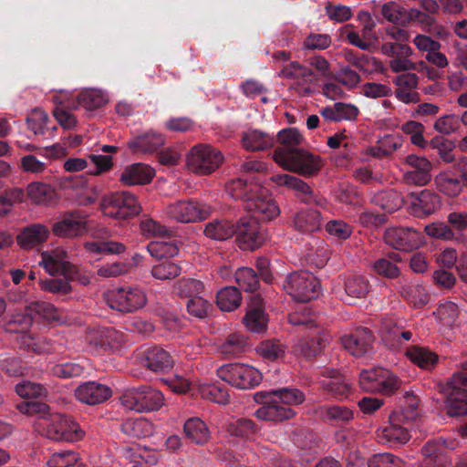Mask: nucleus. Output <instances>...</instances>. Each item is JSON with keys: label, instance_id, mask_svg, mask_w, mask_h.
<instances>
[{"label": "nucleus", "instance_id": "26", "mask_svg": "<svg viewBox=\"0 0 467 467\" xmlns=\"http://www.w3.org/2000/svg\"><path fill=\"white\" fill-rule=\"evenodd\" d=\"M141 360L144 367L154 372H165L173 365L170 353L161 347L146 348L142 353Z\"/></svg>", "mask_w": 467, "mask_h": 467}, {"label": "nucleus", "instance_id": "30", "mask_svg": "<svg viewBox=\"0 0 467 467\" xmlns=\"http://www.w3.org/2000/svg\"><path fill=\"white\" fill-rule=\"evenodd\" d=\"M154 171L143 163H134L127 166L120 174L119 181L126 186L144 185L151 182Z\"/></svg>", "mask_w": 467, "mask_h": 467}, {"label": "nucleus", "instance_id": "24", "mask_svg": "<svg viewBox=\"0 0 467 467\" xmlns=\"http://www.w3.org/2000/svg\"><path fill=\"white\" fill-rule=\"evenodd\" d=\"M270 181L278 186H285L296 192L297 196L305 203H316L322 205V202L314 195L311 187L298 177L289 174H275L270 177Z\"/></svg>", "mask_w": 467, "mask_h": 467}, {"label": "nucleus", "instance_id": "58", "mask_svg": "<svg viewBox=\"0 0 467 467\" xmlns=\"http://www.w3.org/2000/svg\"><path fill=\"white\" fill-rule=\"evenodd\" d=\"M150 254L156 259L170 258L175 256L179 248L173 242H150L147 245Z\"/></svg>", "mask_w": 467, "mask_h": 467}, {"label": "nucleus", "instance_id": "6", "mask_svg": "<svg viewBox=\"0 0 467 467\" xmlns=\"http://www.w3.org/2000/svg\"><path fill=\"white\" fill-rule=\"evenodd\" d=\"M416 414L413 410H400L390 413L387 424L377 431L382 442L393 446L403 445L410 439V429Z\"/></svg>", "mask_w": 467, "mask_h": 467}, {"label": "nucleus", "instance_id": "20", "mask_svg": "<svg viewBox=\"0 0 467 467\" xmlns=\"http://www.w3.org/2000/svg\"><path fill=\"white\" fill-rule=\"evenodd\" d=\"M405 162L411 170L403 173V182L409 185L424 186L431 180V163L425 157L414 154L408 155Z\"/></svg>", "mask_w": 467, "mask_h": 467}, {"label": "nucleus", "instance_id": "34", "mask_svg": "<svg viewBox=\"0 0 467 467\" xmlns=\"http://www.w3.org/2000/svg\"><path fill=\"white\" fill-rule=\"evenodd\" d=\"M323 376L328 379L320 382L321 388L328 394L342 399L348 397L350 393V384L344 377L339 376L337 370L327 368L324 370Z\"/></svg>", "mask_w": 467, "mask_h": 467}, {"label": "nucleus", "instance_id": "19", "mask_svg": "<svg viewBox=\"0 0 467 467\" xmlns=\"http://www.w3.org/2000/svg\"><path fill=\"white\" fill-rule=\"evenodd\" d=\"M85 341L94 348L115 349L125 341L124 334L114 327H94L86 331Z\"/></svg>", "mask_w": 467, "mask_h": 467}, {"label": "nucleus", "instance_id": "10", "mask_svg": "<svg viewBox=\"0 0 467 467\" xmlns=\"http://www.w3.org/2000/svg\"><path fill=\"white\" fill-rule=\"evenodd\" d=\"M217 376L230 385L249 389L260 384L262 373L255 368L243 363H229L217 369Z\"/></svg>", "mask_w": 467, "mask_h": 467}, {"label": "nucleus", "instance_id": "52", "mask_svg": "<svg viewBox=\"0 0 467 467\" xmlns=\"http://www.w3.org/2000/svg\"><path fill=\"white\" fill-rule=\"evenodd\" d=\"M461 178L450 177L447 173H440L435 177L437 189L449 197H456L462 192Z\"/></svg>", "mask_w": 467, "mask_h": 467}, {"label": "nucleus", "instance_id": "47", "mask_svg": "<svg viewBox=\"0 0 467 467\" xmlns=\"http://www.w3.org/2000/svg\"><path fill=\"white\" fill-rule=\"evenodd\" d=\"M242 296L234 286H226L217 293L216 303L223 311H233L241 304Z\"/></svg>", "mask_w": 467, "mask_h": 467}, {"label": "nucleus", "instance_id": "8", "mask_svg": "<svg viewBox=\"0 0 467 467\" xmlns=\"http://www.w3.org/2000/svg\"><path fill=\"white\" fill-rule=\"evenodd\" d=\"M107 305L121 313H133L147 305L145 291L139 286L118 287L104 294Z\"/></svg>", "mask_w": 467, "mask_h": 467}, {"label": "nucleus", "instance_id": "45", "mask_svg": "<svg viewBox=\"0 0 467 467\" xmlns=\"http://www.w3.org/2000/svg\"><path fill=\"white\" fill-rule=\"evenodd\" d=\"M406 356L412 363L424 369L432 368L438 359L435 353L419 346L409 348L406 351Z\"/></svg>", "mask_w": 467, "mask_h": 467}, {"label": "nucleus", "instance_id": "51", "mask_svg": "<svg viewBox=\"0 0 467 467\" xmlns=\"http://www.w3.org/2000/svg\"><path fill=\"white\" fill-rule=\"evenodd\" d=\"M427 235L442 241H462V237L456 235L454 230L448 223L434 222L427 224L424 228Z\"/></svg>", "mask_w": 467, "mask_h": 467}, {"label": "nucleus", "instance_id": "40", "mask_svg": "<svg viewBox=\"0 0 467 467\" xmlns=\"http://www.w3.org/2000/svg\"><path fill=\"white\" fill-rule=\"evenodd\" d=\"M248 349L246 337L238 333L228 335L219 347V351L226 358H236Z\"/></svg>", "mask_w": 467, "mask_h": 467}, {"label": "nucleus", "instance_id": "61", "mask_svg": "<svg viewBox=\"0 0 467 467\" xmlns=\"http://www.w3.org/2000/svg\"><path fill=\"white\" fill-rule=\"evenodd\" d=\"M70 279L47 278L38 281L39 287L45 292L66 295L71 292Z\"/></svg>", "mask_w": 467, "mask_h": 467}, {"label": "nucleus", "instance_id": "5", "mask_svg": "<svg viewBox=\"0 0 467 467\" xmlns=\"http://www.w3.org/2000/svg\"><path fill=\"white\" fill-rule=\"evenodd\" d=\"M123 407L136 412L158 410L164 404L162 393L148 385L128 387L119 397Z\"/></svg>", "mask_w": 467, "mask_h": 467}, {"label": "nucleus", "instance_id": "28", "mask_svg": "<svg viewBox=\"0 0 467 467\" xmlns=\"http://www.w3.org/2000/svg\"><path fill=\"white\" fill-rule=\"evenodd\" d=\"M321 213L315 209H303L293 216L292 226L301 234H313L321 229Z\"/></svg>", "mask_w": 467, "mask_h": 467}, {"label": "nucleus", "instance_id": "50", "mask_svg": "<svg viewBox=\"0 0 467 467\" xmlns=\"http://www.w3.org/2000/svg\"><path fill=\"white\" fill-rule=\"evenodd\" d=\"M20 348L36 354H45L51 350L49 340L45 337H35L30 334H23L18 337Z\"/></svg>", "mask_w": 467, "mask_h": 467}, {"label": "nucleus", "instance_id": "59", "mask_svg": "<svg viewBox=\"0 0 467 467\" xmlns=\"http://www.w3.org/2000/svg\"><path fill=\"white\" fill-rule=\"evenodd\" d=\"M235 281L241 289L252 292L257 289L259 280L256 273L249 267H241L235 272Z\"/></svg>", "mask_w": 467, "mask_h": 467}, {"label": "nucleus", "instance_id": "41", "mask_svg": "<svg viewBox=\"0 0 467 467\" xmlns=\"http://www.w3.org/2000/svg\"><path fill=\"white\" fill-rule=\"evenodd\" d=\"M27 310L49 323L63 324L66 322V317L60 310L48 302H33L28 305Z\"/></svg>", "mask_w": 467, "mask_h": 467}, {"label": "nucleus", "instance_id": "46", "mask_svg": "<svg viewBox=\"0 0 467 467\" xmlns=\"http://www.w3.org/2000/svg\"><path fill=\"white\" fill-rule=\"evenodd\" d=\"M373 201L387 213H393L403 205V199L400 193L393 189L378 192L374 196Z\"/></svg>", "mask_w": 467, "mask_h": 467}, {"label": "nucleus", "instance_id": "9", "mask_svg": "<svg viewBox=\"0 0 467 467\" xmlns=\"http://www.w3.org/2000/svg\"><path fill=\"white\" fill-rule=\"evenodd\" d=\"M100 209L104 215L114 219H127L141 212L137 197L126 191L104 195L100 202Z\"/></svg>", "mask_w": 467, "mask_h": 467}, {"label": "nucleus", "instance_id": "3", "mask_svg": "<svg viewBox=\"0 0 467 467\" xmlns=\"http://www.w3.org/2000/svg\"><path fill=\"white\" fill-rule=\"evenodd\" d=\"M273 159L284 170L306 177L317 175L324 166L320 156L300 148H276Z\"/></svg>", "mask_w": 467, "mask_h": 467}, {"label": "nucleus", "instance_id": "22", "mask_svg": "<svg viewBox=\"0 0 467 467\" xmlns=\"http://www.w3.org/2000/svg\"><path fill=\"white\" fill-rule=\"evenodd\" d=\"M75 398L81 403L95 406L108 400L112 396V389L96 381L80 384L74 392Z\"/></svg>", "mask_w": 467, "mask_h": 467}, {"label": "nucleus", "instance_id": "12", "mask_svg": "<svg viewBox=\"0 0 467 467\" xmlns=\"http://www.w3.org/2000/svg\"><path fill=\"white\" fill-rule=\"evenodd\" d=\"M165 214L178 223H187L207 219L212 208L197 201L184 200L167 205Z\"/></svg>", "mask_w": 467, "mask_h": 467}, {"label": "nucleus", "instance_id": "63", "mask_svg": "<svg viewBox=\"0 0 467 467\" xmlns=\"http://www.w3.org/2000/svg\"><path fill=\"white\" fill-rule=\"evenodd\" d=\"M48 121V115L40 109H34L26 118V124L30 130L35 135L45 133L47 123Z\"/></svg>", "mask_w": 467, "mask_h": 467}, {"label": "nucleus", "instance_id": "15", "mask_svg": "<svg viewBox=\"0 0 467 467\" xmlns=\"http://www.w3.org/2000/svg\"><path fill=\"white\" fill-rule=\"evenodd\" d=\"M384 240L389 246L403 251L417 249L424 244L422 234L410 227H390L385 231Z\"/></svg>", "mask_w": 467, "mask_h": 467}, {"label": "nucleus", "instance_id": "29", "mask_svg": "<svg viewBox=\"0 0 467 467\" xmlns=\"http://www.w3.org/2000/svg\"><path fill=\"white\" fill-rule=\"evenodd\" d=\"M244 208L253 213L251 216L261 220H272L279 215L280 210L275 202L263 195L252 196L248 199Z\"/></svg>", "mask_w": 467, "mask_h": 467}, {"label": "nucleus", "instance_id": "14", "mask_svg": "<svg viewBox=\"0 0 467 467\" xmlns=\"http://www.w3.org/2000/svg\"><path fill=\"white\" fill-rule=\"evenodd\" d=\"M279 76L290 79V89L298 95L306 96L311 93V85L315 79L314 72L299 62L293 61L284 66Z\"/></svg>", "mask_w": 467, "mask_h": 467}, {"label": "nucleus", "instance_id": "57", "mask_svg": "<svg viewBox=\"0 0 467 467\" xmlns=\"http://www.w3.org/2000/svg\"><path fill=\"white\" fill-rule=\"evenodd\" d=\"M182 267L171 261H164L152 266L150 274L157 280H170L179 276Z\"/></svg>", "mask_w": 467, "mask_h": 467}, {"label": "nucleus", "instance_id": "23", "mask_svg": "<svg viewBox=\"0 0 467 467\" xmlns=\"http://www.w3.org/2000/svg\"><path fill=\"white\" fill-rule=\"evenodd\" d=\"M448 446L444 440H432L421 448L423 460L421 467H451V461L448 456Z\"/></svg>", "mask_w": 467, "mask_h": 467}, {"label": "nucleus", "instance_id": "64", "mask_svg": "<svg viewBox=\"0 0 467 467\" xmlns=\"http://www.w3.org/2000/svg\"><path fill=\"white\" fill-rule=\"evenodd\" d=\"M368 467H405L403 461L391 453H379L368 461Z\"/></svg>", "mask_w": 467, "mask_h": 467}, {"label": "nucleus", "instance_id": "38", "mask_svg": "<svg viewBox=\"0 0 467 467\" xmlns=\"http://www.w3.org/2000/svg\"><path fill=\"white\" fill-rule=\"evenodd\" d=\"M165 138L163 135L156 132H148L139 136L128 143L129 148L133 152H152L163 146Z\"/></svg>", "mask_w": 467, "mask_h": 467}, {"label": "nucleus", "instance_id": "21", "mask_svg": "<svg viewBox=\"0 0 467 467\" xmlns=\"http://www.w3.org/2000/svg\"><path fill=\"white\" fill-rule=\"evenodd\" d=\"M310 328L312 332L306 337L300 338L295 346V351L307 358L321 353L331 338L329 334L316 326Z\"/></svg>", "mask_w": 467, "mask_h": 467}, {"label": "nucleus", "instance_id": "16", "mask_svg": "<svg viewBox=\"0 0 467 467\" xmlns=\"http://www.w3.org/2000/svg\"><path fill=\"white\" fill-rule=\"evenodd\" d=\"M41 258L39 265H43L50 275L61 274L67 279L75 278L78 267L67 260V253L65 249L57 247L45 251L41 254Z\"/></svg>", "mask_w": 467, "mask_h": 467}, {"label": "nucleus", "instance_id": "33", "mask_svg": "<svg viewBox=\"0 0 467 467\" xmlns=\"http://www.w3.org/2000/svg\"><path fill=\"white\" fill-rule=\"evenodd\" d=\"M368 279L361 275H352L344 283L345 298L348 304H354L358 299L365 298L370 291Z\"/></svg>", "mask_w": 467, "mask_h": 467}, {"label": "nucleus", "instance_id": "18", "mask_svg": "<svg viewBox=\"0 0 467 467\" xmlns=\"http://www.w3.org/2000/svg\"><path fill=\"white\" fill-rule=\"evenodd\" d=\"M88 232L87 216L80 212L67 213L52 226V233L59 238H77Z\"/></svg>", "mask_w": 467, "mask_h": 467}, {"label": "nucleus", "instance_id": "48", "mask_svg": "<svg viewBox=\"0 0 467 467\" xmlns=\"http://www.w3.org/2000/svg\"><path fill=\"white\" fill-rule=\"evenodd\" d=\"M258 187L257 184L252 182L248 184L247 179L244 178L232 180L226 184V190L229 194L234 199L245 200V203L253 196L252 192L256 191Z\"/></svg>", "mask_w": 467, "mask_h": 467}, {"label": "nucleus", "instance_id": "44", "mask_svg": "<svg viewBox=\"0 0 467 467\" xmlns=\"http://www.w3.org/2000/svg\"><path fill=\"white\" fill-rule=\"evenodd\" d=\"M204 234L216 241H224L234 234V226L228 220L216 219L206 224Z\"/></svg>", "mask_w": 467, "mask_h": 467}, {"label": "nucleus", "instance_id": "42", "mask_svg": "<svg viewBox=\"0 0 467 467\" xmlns=\"http://www.w3.org/2000/svg\"><path fill=\"white\" fill-rule=\"evenodd\" d=\"M381 335L383 340L391 344L392 347H398L402 341H410L412 337L410 331L403 330L390 319L382 322Z\"/></svg>", "mask_w": 467, "mask_h": 467}, {"label": "nucleus", "instance_id": "13", "mask_svg": "<svg viewBox=\"0 0 467 467\" xmlns=\"http://www.w3.org/2000/svg\"><path fill=\"white\" fill-rule=\"evenodd\" d=\"M359 385L368 392L391 394L399 389L400 380L390 371L382 368H375L361 371Z\"/></svg>", "mask_w": 467, "mask_h": 467}, {"label": "nucleus", "instance_id": "60", "mask_svg": "<svg viewBox=\"0 0 467 467\" xmlns=\"http://www.w3.org/2000/svg\"><path fill=\"white\" fill-rule=\"evenodd\" d=\"M434 315L444 326H452L458 318V306L450 301L441 303Z\"/></svg>", "mask_w": 467, "mask_h": 467}, {"label": "nucleus", "instance_id": "27", "mask_svg": "<svg viewBox=\"0 0 467 467\" xmlns=\"http://www.w3.org/2000/svg\"><path fill=\"white\" fill-rule=\"evenodd\" d=\"M49 229L41 223H32L24 227L16 236L17 244L23 249H32L47 242Z\"/></svg>", "mask_w": 467, "mask_h": 467}, {"label": "nucleus", "instance_id": "54", "mask_svg": "<svg viewBox=\"0 0 467 467\" xmlns=\"http://www.w3.org/2000/svg\"><path fill=\"white\" fill-rule=\"evenodd\" d=\"M258 431L255 423L249 419H239L228 424L226 431L230 436L248 439Z\"/></svg>", "mask_w": 467, "mask_h": 467}, {"label": "nucleus", "instance_id": "35", "mask_svg": "<svg viewBox=\"0 0 467 467\" xmlns=\"http://www.w3.org/2000/svg\"><path fill=\"white\" fill-rule=\"evenodd\" d=\"M154 425L145 418H130L120 425V431L131 439H145L154 433Z\"/></svg>", "mask_w": 467, "mask_h": 467}, {"label": "nucleus", "instance_id": "17", "mask_svg": "<svg viewBox=\"0 0 467 467\" xmlns=\"http://www.w3.org/2000/svg\"><path fill=\"white\" fill-rule=\"evenodd\" d=\"M234 234H236L239 247L243 250L253 251L260 247L265 241L260 224L254 216L241 218L236 229L234 228Z\"/></svg>", "mask_w": 467, "mask_h": 467}, {"label": "nucleus", "instance_id": "49", "mask_svg": "<svg viewBox=\"0 0 467 467\" xmlns=\"http://www.w3.org/2000/svg\"><path fill=\"white\" fill-rule=\"evenodd\" d=\"M285 345L277 339H268L260 343L257 353L265 359L275 361L285 357Z\"/></svg>", "mask_w": 467, "mask_h": 467}, {"label": "nucleus", "instance_id": "1", "mask_svg": "<svg viewBox=\"0 0 467 467\" xmlns=\"http://www.w3.org/2000/svg\"><path fill=\"white\" fill-rule=\"evenodd\" d=\"M265 399V404L255 410V417L279 422L293 419L296 413L291 407L302 404L306 396L296 388H282L267 392Z\"/></svg>", "mask_w": 467, "mask_h": 467}, {"label": "nucleus", "instance_id": "2", "mask_svg": "<svg viewBox=\"0 0 467 467\" xmlns=\"http://www.w3.org/2000/svg\"><path fill=\"white\" fill-rule=\"evenodd\" d=\"M437 391L444 399L449 417L467 416V360L458 364L450 377L437 384Z\"/></svg>", "mask_w": 467, "mask_h": 467}, {"label": "nucleus", "instance_id": "31", "mask_svg": "<svg viewBox=\"0 0 467 467\" xmlns=\"http://www.w3.org/2000/svg\"><path fill=\"white\" fill-rule=\"evenodd\" d=\"M184 437L197 446L206 445L212 437L208 425L200 418H189L183 424Z\"/></svg>", "mask_w": 467, "mask_h": 467}, {"label": "nucleus", "instance_id": "32", "mask_svg": "<svg viewBox=\"0 0 467 467\" xmlns=\"http://www.w3.org/2000/svg\"><path fill=\"white\" fill-rule=\"evenodd\" d=\"M261 305V296H253L249 308L244 317L246 328L252 332L261 333L266 329L267 318Z\"/></svg>", "mask_w": 467, "mask_h": 467}, {"label": "nucleus", "instance_id": "39", "mask_svg": "<svg viewBox=\"0 0 467 467\" xmlns=\"http://www.w3.org/2000/svg\"><path fill=\"white\" fill-rule=\"evenodd\" d=\"M243 145L247 150L256 151L265 150L274 145V137L268 133L253 130L245 132L243 136Z\"/></svg>", "mask_w": 467, "mask_h": 467}, {"label": "nucleus", "instance_id": "43", "mask_svg": "<svg viewBox=\"0 0 467 467\" xmlns=\"http://www.w3.org/2000/svg\"><path fill=\"white\" fill-rule=\"evenodd\" d=\"M203 291V283L195 278L182 277L173 285V293L180 298L191 299L202 295Z\"/></svg>", "mask_w": 467, "mask_h": 467}, {"label": "nucleus", "instance_id": "11", "mask_svg": "<svg viewBox=\"0 0 467 467\" xmlns=\"http://www.w3.org/2000/svg\"><path fill=\"white\" fill-rule=\"evenodd\" d=\"M285 291L296 301L306 303L318 296L319 282L308 272H294L283 284Z\"/></svg>", "mask_w": 467, "mask_h": 467}, {"label": "nucleus", "instance_id": "7", "mask_svg": "<svg viewBox=\"0 0 467 467\" xmlns=\"http://www.w3.org/2000/svg\"><path fill=\"white\" fill-rule=\"evenodd\" d=\"M223 153L209 144L193 146L186 155L188 170L196 175H210L223 162Z\"/></svg>", "mask_w": 467, "mask_h": 467}, {"label": "nucleus", "instance_id": "56", "mask_svg": "<svg viewBox=\"0 0 467 467\" xmlns=\"http://www.w3.org/2000/svg\"><path fill=\"white\" fill-rule=\"evenodd\" d=\"M321 411L327 420L336 423L348 422L354 419L353 411L345 406H325Z\"/></svg>", "mask_w": 467, "mask_h": 467}, {"label": "nucleus", "instance_id": "53", "mask_svg": "<svg viewBox=\"0 0 467 467\" xmlns=\"http://www.w3.org/2000/svg\"><path fill=\"white\" fill-rule=\"evenodd\" d=\"M413 196V205L419 207L426 214L433 213L440 207L439 196L429 190H422Z\"/></svg>", "mask_w": 467, "mask_h": 467}, {"label": "nucleus", "instance_id": "25", "mask_svg": "<svg viewBox=\"0 0 467 467\" xmlns=\"http://www.w3.org/2000/svg\"><path fill=\"white\" fill-rule=\"evenodd\" d=\"M373 341L372 333L365 327L358 328L354 333L341 337L343 347L356 357L368 353L371 349Z\"/></svg>", "mask_w": 467, "mask_h": 467}, {"label": "nucleus", "instance_id": "37", "mask_svg": "<svg viewBox=\"0 0 467 467\" xmlns=\"http://www.w3.org/2000/svg\"><path fill=\"white\" fill-rule=\"evenodd\" d=\"M27 194L36 204L50 205L57 202V194L51 185L43 182H31L28 184Z\"/></svg>", "mask_w": 467, "mask_h": 467}, {"label": "nucleus", "instance_id": "62", "mask_svg": "<svg viewBox=\"0 0 467 467\" xmlns=\"http://www.w3.org/2000/svg\"><path fill=\"white\" fill-rule=\"evenodd\" d=\"M325 229L331 237L340 241L348 239L353 233L352 226L342 220L327 222Z\"/></svg>", "mask_w": 467, "mask_h": 467}, {"label": "nucleus", "instance_id": "36", "mask_svg": "<svg viewBox=\"0 0 467 467\" xmlns=\"http://www.w3.org/2000/svg\"><path fill=\"white\" fill-rule=\"evenodd\" d=\"M108 102L107 96L100 89L88 88L81 91L76 99V104L68 103L67 106L73 109L78 107L87 110H94L106 105Z\"/></svg>", "mask_w": 467, "mask_h": 467}, {"label": "nucleus", "instance_id": "55", "mask_svg": "<svg viewBox=\"0 0 467 467\" xmlns=\"http://www.w3.org/2000/svg\"><path fill=\"white\" fill-rule=\"evenodd\" d=\"M141 233L148 237H171L172 232L160 222L144 216L140 223Z\"/></svg>", "mask_w": 467, "mask_h": 467}, {"label": "nucleus", "instance_id": "4", "mask_svg": "<svg viewBox=\"0 0 467 467\" xmlns=\"http://www.w3.org/2000/svg\"><path fill=\"white\" fill-rule=\"evenodd\" d=\"M34 428L40 435L56 441H78L85 434L71 417L60 413L36 418Z\"/></svg>", "mask_w": 467, "mask_h": 467}]
</instances>
